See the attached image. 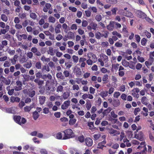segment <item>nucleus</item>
Returning a JSON list of instances; mask_svg holds the SVG:
<instances>
[{"instance_id":"39","label":"nucleus","mask_w":154,"mask_h":154,"mask_svg":"<svg viewBox=\"0 0 154 154\" xmlns=\"http://www.w3.org/2000/svg\"><path fill=\"white\" fill-rule=\"evenodd\" d=\"M76 120L75 119H70L69 122V124L70 125H74L76 123Z\"/></svg>"},{"instance_id":"12","label":"nucleus","mask_w":154,"mask_h":154,"mask_svg":"<svg viewBox=\"0 0 154 154\" xmlns=\"http://www.w3.org/2000/svg\"><path fill=\"white\" fill-rule=\"evenodd\" d=\"M32 53L35 54V55L38 56H40L41 55V52L38 51L37 48L35 47H33L31 50Z\"/></svg>"},{"instance_id":"28","label":"nucleus","mask_w":154,"mask_h":154,"mask_svg":"<svg viewBox=\"0 0 154 154\" xmlns=\"http://www.w3.org/2000/svg\"><path fill=\"white\" fill-rule=\"evenodd\" d=\"M61 27V25L58 24L56 26L55 29V32L56 33H58L60 32V29Z\"/></svg>"},{"instance_id":"5","label":"nucleus","mask_w":154,"mask_h":154,"mask_svg":"<svg viewBox=\"0 0 154 154\" xmlns=\"http://www.w3.org/2000/svg\"><path fill=\"white\" fill-rule=\"evenodd\" d=\"M106 136L105 135H103L101 137V138H103V140L102 142L98 143L97 145V148L102 149L104 146V145L106 143Z\"/></svg>"},{"instance_id":"53","label":"nucleus","mask_w":154,"mask_h":154,"mask_svg":"<svg viewBox=\"0 0 154 154\" xmlns=\"http://www.w3.org/2000/svg\"><path fill=\"white\" fill-rule=\"evenodd\" d=\"M73 60L75 63H77L79 60V57L78 56L75 55H73L72 57Z\"/></svg>"},{"instance_id":"54","label":"nucleus","mask_w":154,"mask_h":154,"mask_svg":"<svg viewBox=\"0 0 154 154\" xmlns=\"http://www.w3.org/2000/svg\"><path fill=\"white\" fill-rule=\"evenodd\" d=\"M147 40L146 38H143L141 40V43L142 45L145 46L146 45V43L147 42Z\"/></svg>"},{"instance_id":"23","label":"nucleus","mask_w":154,"mask_h":154,"mask_svg":"<svg viewBox=\"0 0 154 154\" xmlns=\"http://www.w3.org/2000/svg\"><path fill=\"white\" fill-rule=\"evenodd\" d=\"M67 37L69 39H73L74 37V33L70 31L67 34Z\"/></svg>"},{"instance_id":"37","label":"nucleus","mask_w":154,"mask_h":154,"mask_svg":"<svg viewBox=\"0 0 154 154\" xmlns=\"http://www.w3.org/2000/svg\"><path fill=\"white\" fill-rule=\"evenodd\" d=\"M32 66V64L31 62H26L25 63L24 65V66L28 69L30 68Z\"/></svg>"},{"instance_id":"55","label":"nucleus","mask_w":154,"mask_h":154,"mask_svg":"<svg viewBox=\"0 0 154 154\" xmlns=\"http://www.w3.org/2000/svg\"><path fill=\"white\" fill-rule=\"evenodd\" d=\"M63 90V87L61 85H60L58 86L57 89V91L59 92H62Z\"/></svg>"},{"instance_id":"42","label":"nucleus","mask_w":154,"mask_h":154,"mask_svg":"<svg viewBox=\"0 0 154 154\" xmlns=\"http://www.w3.org/2000/svg\"><path fill=\"white\" fill-rule=\"evenodd\" d=\"M108 79V75L107 74L104 75L103 78H102V81L103 82H104L103 83L105 84L106 82H107Z\"/></svg>"},{"instance_id":"45","label":"nucleus","mask_w":154,"mask_h":154,"mask_svg":"<svg viewBox=\"0 0 154 154\" xmlns=\"http://www.w3.org/2000/svg\"><path fill=\"white\" fill-rule=\"evenodd\" d=\"M106 1L107 3L113 4H115L117 2V0H106Z\"/></svg>"},{"instance_id":"27","label":"nucleus","mask_w":154,"mask_h":154,"mask_svg":"<svg viewBox=\"0 0 154 154\" xmlns=\"http://www.w3.org/2000/svg\"><path fill=\"white\" fill-rule=\"evenodd\" d=\"M18 57V56L17 54H15L14 56L13 59H11V63L13 64H16Z\"/></svg>"},{"instance_id":"51","label":"nucleus","mask_w":154,"mask_h":154,"mask_svg":"<svg viewBox=\"0 0 154 154\" xmlns=\"http://www.w3.org/2000/svg\"><path fill=\"white\" fill-rule=\"evenodd\" d=\"M6 110L9 113L13 114L14 113V111L13 107L8 108Z\"/></svg>"},{"instance_id":"30","label":"nucleus","mask_w":154,"mask_h":154,"mask_svg":"<svg viewBox=\"0 0 154 154\" xmlns=\"http://www.w3.org/2000/svg\"><path fill=\"white\" fill-rule=\"evenodd\" d=\"M56 77L58 79H64L65 78L63 76L61 72H58L56 74Z\"/></svg>"},{"instance_id":"62","label":"nucleus","mask_w":154,"mask_h":154,"mask_svg":"<svg viewBox=\"0 0 154 154\" xmlns=\"http://www.w3.org/2000/svg\"><path fill=\"white\" fill-rule=\"evenodd\" d=\"M30 17L32 19L35 20L37 17V16L36 14L34 13H32L30 14Z\"/></svg>"},{"instance_id":"56","label":"nucleus","mask_w":154,"mask_h":154,"mask_svg":"<svg viewBox=\"0 0 154 154\" xmlns=\"http://www.w3.org/2000/svg\"><path fill=\"white\" fill-rule=\"evenodd\" d=\"M136 40L137 43L140 42V36L136 34L135 35Z\"/></svg>"},{"instance_id":"22","label":"nucleus","mask_w":154,"mask_h":154,"mask_svg":"<svg viewBox=\"0 0 154 154\" xmlns=\"http://www.w3.org/2000/svg\"><path fill=\"white\" fill-rule=\"evenodd\" d=\"M45 97L44 96H40L39 98V103L41 105L44 104L45 101Z\"/></svg>"},{"instance_id":"31","label":"nucleus","mask_w":154,"mask_h":154,"mask_svg":"<svg viewBox=\"0 0 154 154\" xmlns=\"http://www.w3.org/2000/svg\"><path fill=\"white\" fill-rule=\"evenodd\" d=\"M108 93V91H103L100 93V95L102 98H104L107 96Z\"/></svg>"},{"instance_id":"33","label":"nucleus","mask_w":154,"mask_h":154,"mask_svg":"<svg viewBox=\"0 0 154 154\" xmlns=\"http://www.w3.org/2000/svg\"><path fill=\"white\" fill-rule=\"evenodd\" d=\"M75 72L76 76L78 77H79L82 75V72L81 71V69L79 68H77L75 70Z\"/></svg>"},{"instance_id":"21","label":"nucleus","mask_w":154,"mask_h":154,"mask_svg":"<svg viewBox=\"0 0 154 154\" xmlns=\"http://www.w3.org/2000/svg\"><path fill=\"white\" fill-rule=\"evenodd\" d=\"M14 5L15 6L17 7V8L16 10H20L22 9L21 7L20 6V3L18 0H15L14 2Z\"/></svg>"},{"instance_id":"41","label":"nucleus","mask_w":154,"mask_h":154,"mask_svg":"<svg viewBox=\"0 0 154 154\" xmlns=\"http://www.w3.org/2000/svg\"><path fill=\"white\" fill-rule=\"evenodd\" d=\"M35 75L36 76V78L40 79L42 78V75L41 72H38L37 71L35 73Z\"/></svg>"},{"instance_id":"1","label":"nucleus","mask_w":154,"mask_h":154,"mask_svg":"<svg viewBox=\"0 0 154 154\" xmlns=\"http://www.w3.org/2000/svg\"><path fill=\"white\" fill-rule=\"evenodd\" d=\"M64 133V136L63 137V140H66L73 138L75 135L72 130L70 128L67 129L62 131Z\"/></svg>"},{"instance_id":"18","label":"nucleus","mask_w":154,"mask_h":154,"mask_svg":"<svg viewBox=\"0 0 154 154\" xmlns=\"http://www.w3.org/2000/svg\"><path fill=\"white\" fill-rule=\"evenodd\" d=\"M109 133L110 134H114V135H116L120 134V132L119 131L113 129H111L109 130Z\"/></svg>"},{"instance_id":"60","label":"nucleus","mask_w":154,"mask_h":154,"mask_svg":"<svg viewBox=\"0 0 154 154\" xmlns=\"http://www.w3.org/2000/svg\"><path fill=\"white\" fill-rule=\"evenodd\" d=\"M72 89L73 90L78 91L79 90V88L78 85L75 84L72 86Z\"/></svg>"},{"instance_id":"16","label":"nucleus","mask_w":154,"mask_h":154,"mask_svg":"<svg viewBox=\"0 0 154 154\" xmlns=\"http://www.w3.org/2000/svg\"><path fill=\"white\" fill-rule=\"evenodd\" d=\"M112 110V108L110 107H109L106 109H105L102 112L103 117H104V116L107 115Z\"/></svg>"},{"instance_id":"17","label":"nucleus","mask_w":154,"mask_h":154,"mask_svg":"<svg viewBox=\"0 0 154 154\" xmlns=\"http://www.w3.org/2000/svg\"><path fill=\"white\" fill-rule=\"evenodd\" d=\"M40 79L36 78L34 80L35 82L37 84V85L41 86L44 84V81L40 80Z\"/></svg>"},{"instance_id":"19","label":"nucleus","mask_w":154,"mask_h":154,"mask_svg":"<svg viewBox=\"0 0 154 154\" xmlns=\"http://www.w3.org/2000/svg\"><path fill=\"white\" fill-rule=\"evenodd\" d=\"M93 137L94 138V139L95 140H98L100 139V140H103V138H101V134H94Z\"/></svg>"},{"instance_id":"50","label":"nucleus","mask_w":154,"mask_h":154,"mask_svg":"<svg viewBox=\"0 0 154 154\" xmlns=\"http://www.w3.org/2000/svg\"><path fill=\"white\" fill-rule=\"evenodd\" d=\"M112 34L113 35H116L119 38L121 37V35L119 33H118L116 31H114L112 32Z\"/></svg>"},{"instance_id":"40","label":"nucleus","mask_w":154,"mask_h":154,"mask_svg":"<svg viewBox=\"0 0 154 154\" xmlns=\"http://www.w3.org/2000/svg\"><path fill=\"white\" fill-rule=\"evenodd\" d=\"M41 60L42 61L47 62H49L50 60L49 58H46L44 55H43L42 57Z\"/></svg>"},{"instance_id":"7","label":"nucleus","mask_w":154,"mask_h":154,"mask_svg":"<svg viewBox=\"0 0 154 154\" xmlns=\"http://www.w3.org/2000/svg\"><path fill=\"white\" fill-rule=\"evenodd\" d=\"M17 86L14 87V89L16 91H19L22 89V82L19 80L16 82Z\"/></svg>"},{"instance_id":"2","label":"nucleus","mask_w":154,"mask_h":154,"mask_svg":"<svg viewBox=\"0 0 154 154\" xmlns=\"http://www.w3.org/2000/svg\"><path fill=\"white\" fill-rule=\"evenodd\" d=\"M15 121L20 125L24 124L26 122V120L25 118L23 117L21 118L20 116H15L14 117Z\"/></svg>"},{"instance_id":"9","label":"nucleus","mask_w":154,"mask_h":154,"mask_svg":"<svg viewBox=\"0 0 154 154\" xmlns=\"http://www.w3.org/2000/svg\"><path fill=\"white\" fill-rule=\"evenodd\" d=\"M136 14L137 16L140 18L144 19L146 17V15L141 10H137Z\"/></svg>"},{"instance_id":"8","label":"nucleus","mask_w":154,"mask_h":154,"mask_svg":"<svg viewBox=\"0 0 154 154\" xmlns=\"http://www.w3.org/2000/svg\"><path fill=\"white\" fill-rule=\"evenodd\" d=\"M132 93V95L134 97L138 98L139 97V95L138 93L139 92L140 90L138 88H135L133 89L131 91Z\"/></svg>"},{"instance_id":"4","label":"nucleus","mask_w":154,"mask_h":154,"mask_svg":"<svg viewBox=\"0 0 154 154\" xmlns=\"http://www.w3.org/2000/svg\"><path fill=\"white\" fill-rule=\"evenodd\" d=\"M118 14L121 15L129 17H131L133 16L132 13L127 10H119Z\"/></svg>"},{"instance_id":"20","label":"nucleus","mask_w":154,"mask_h":154,"mask_svg":"<svg viewBox=\"0 0 154 154\" xmlns=\"http://www.w3.org/2000/svg\"><path fill=\"white\" fill-rule=\"evenodd\" d=\"M120 104V101L118 100H114L112 104L115 107H117L119 106Z\"/></svg>"},{"instance_id":"49","label":"nucleus","mask_w":154,"mask_h":154,"mask_svg":"<svg viewBox=\"0 0 154 154\" xmlns=\"http://www.w3.org/2000/svg\"><path fill=\"white\" fill-rule=\"evenodd\" d=\"M78 140L81 143L83 142L85 140L84 137L83 135H81L78 137Z\"/></svg>"},{"instance_id":"35","label":"nucleus","mask_w":154,"mask_h":154,"mask_svg":"<svg viewBox=\"0 0 154 154\" xmlns=\"http://www.w3.org/2000/svg\"><path fill=\"white\" fill-rule=\"evenodd\" d=\"M90 25H91L92 29L94 30H96L97 28V25L94 22H91L90 23Z\"/></svg>"},{"instance_id":"14","label":"nucleus","mask_w":154,"mask_h":154,"mask_svg":"<svg viewBox=\"0 0 154 154\" xmlns=\"http://www.w3.org/2000/svg\"><path fill=\"white\" fill-rule=\"evenodd\" d=\"M20 99L18 97L12 96L11 97L10 101L12 103L14 102H19L20 101Z\"/></svg>"},{"instance_id":"48","label":"nucleus","mask_w":154,"mask_h":154,"mask_svg":"<svg viewBox=\"0 0 154 154\" xmlns=\"http://www.w3.org/2000/svg\"><path fill=\"white\" fill-rule=\"evenodd\" d=\"M23 77L26 81H28L29 80L30 76L28 75H24Z\"/></svg>"},{"instance_id":"34","label":"nucleus","mask_w":154,"mask_h":154,"mask_svg":"<svg viewBox=\"0 0 154 154\" xmlns=\"http://www.w3.org/2000/svg\"><path fill=\"white\" fill-rule=\"evenodd\" d=\"M32 116L33 119L35 120H36L38 118L39 115L37 111H35L32 113Z\"/></svg>"},{"instance_id":"64","label":"nucleus","mask_w":154,"mask_h":154,"mask_svg":"<svg viewBox=\"0 0 154 154\" xmlns=\"http://www.w3.org/2000/svg\"><path fill=\"white\" fill-rule=\"evenodd\" d=\"M35 91L34 90H33L29 92V96L31 97H32L35 94Z\"/></svg>"},{"instance_id":"43","label":"nucleus","mask_w":154,"mask_h":154,"mask_svg":"<svg viewBox=\"0 0 154 154\" xmlns=\"http://www.w3.org/2000/svg\"><path fill=\"white\" fill-rule=\"evenodd\" d=\"M17 37L19 39V38H23V39H26L27 38V35L25 34H23L22 35H18Z\"/></svg>"},{"instance_id":"10","label":"nucleus","mask_w":154,"mask_h":154,"mask_svg":"<svg viewBox=\"0 0 154 154\" xmlns=\"http://www.w3.org/2000/svg\"><path fill=\"white\" fill-rule=\"evenodd\" d=\"M70 101L69 100L64 101L61 105V109H65L68 108L70 105Z\"/></svg>"},{"instance_id":"59","label":"nucleus","mask_w":154,"mask_h":154,"mask_svg":"<svg viewBox=\"0 0 154 154\" xmlns=\"http://www.w3.org/2000/svg\"><path fill=\"white\" fill-rule=\"evenodd\" d=\"M56 137L58 139H62V133L61 132H59L56 134Z\"/></svg>"},{"instance_id":"32","label":"nucleus","mask_w":154,"mask_h":154,"mask_svg":"<svg viewBox=\"0 0 154 154\" xmlns=\"http://www.w3.org/2000/svg\"><path fill=\"white\" fill-rule=\"evenodd\" d=\"M42 64L41 62L38 61L36 62L35 64V67L37 69H42Z\"/></svg>"},{"instance_id":"38","label":"nucleus","mask_w":154,"mask_h":154,"mask_svg":"<svg viewBox=\"0 0 154 154\" xmlns=\"http://www.w3.org/2000/svg\"><path fill=\"white\" fill-rule=\"evenodd\" d=\"M114 27V24L111 23H110L107 26V28L109 30H112L113 29Z\"/></svg>"},{"instance_id":"29","label":"nucleus","mask_w":154,"mask_h":154,"mask_svg":"<svg viewBox=\"0 0 154 154\" xmlns=\"http://www.w3.org/2000/svg\"><path fill=\"white\" fill-rule=\"evenodd\" d=\"M52 76L50 74H48L47 75H42L41 78L43 79H52Z\"/></svg>"},{"instance_id":"11","label":"nucleus","mask_w":154,"mask_h":154,"mask_svg":"<svg viewBox=\"0 0 154 154\" xmlns=\"http://www.w3.org/2000/svg\"><path fill=\"white\" fill-rule=\"evenodd\" d=\"M85 144L88 146H91L93 144V140L89 137L86 138L85 139Z\"/></svg>"},{"instance_id":"6","label":"nucleus","mask_w":154,"mask_h":154,"mask_svg":"<svg viewBox=\"0 0 154 154\" xmlns=\"http://www.w3.org/2000/svg\"><path fill=\"white\" fill-rule=\"evenodd\" d=\"M87 56L88 58L93 60L94 61V63H95L97 60L96 55L92 53H88L87 54Z\"/></svg>"},{"instance_id":"36","label":"nucleus","mask_w":154,"mask_h":154,"mask_svg":"<svg viewBox=\"0 0 154 154\" xmlns=\"http://www.w3.org/2000/svg\"><path fill=\"white\" fill-rule=\"evenodd\" d=\"M147 102V101L146 97L144 96L142 98L141 102L143 104L147 105L148 104Z\"/></svg>"},{"instance_id":"46","label":"nucleus","mask_w":154,"mask_h":154,"mask_svg":"<svg viewBox=\"0 0 154 154\" xmlns=\"http://www.w3.org/2000/svg\"><path fill=\"white\" fill-rule=\"evenodd\" d=\"M19 17L21 19H24L26 18V14L25 13H20L19 14Z\"/></svg>"},{"instance_id":"26","label":"nucleus","mask_w":154,"mask_h":154,"mask_svg":"<svg viewBox=\"0 0 154 154\" xmlns=\"http://www.w3.org/2000/svg\"><path fill=\"white\" fill-rule=\"evenodd\" d=\"M70 96V93L68 92H64L63 95L62 97L63 98L66 100Z\"/></svg>"},{"instance_id":"47","label":"nucleus","mask_w":154,"mask_h":154,"mask_svg":"<svg viewBox=\"0 0 154 154\" xmlns=\"http://www.w3.org/2000/svg\"><path fill=\"white\" fill-rule=\"evenodd\" d=\"M49 22L52 23H54L55 22L56 20L53 17L50 16L49 18Z\"/></svg>"},{"instance_id":"44","label":"nucleus","mask_w":154,"mask_h":154,"mask_svg":"<svg viewBox=\"0 0 154 154\" xmlns=\"http://www.w3.org/2000/svg\"><path fill=\"white\" fill-rule=\"evenodd\" d=\"M27 60L26 57L24 56H23L21 57H20V62L21 63L26 62Z\"/></svg>"},{"instance_id":"25","label":"nucleus","mask_w":154,"mask_h":154,"mask_svg":"<svg viewBox=\"0 0 154 154\" xmlns=\"http://www.w3.org/2000/svg\"><path fill=\"white\" fill-rule=\"evenodd\" d=\"M47 52L48 54H49L51 56H54L55 53V52L54 51L53 48L51 47L49 48V50Z\"/></svg>"},{"instance_id":"58","label":"nucleus","mask_w":154,"mask_h":154,"mask_svg":"<svg viewBox=\"0 0 154 154\" xmlns=\"http://www.w3.org/2000/svg\"><path fill=\"white\" fill-rule=\"evenodd\" d=\"M1 18L2 20L5 22H6L8 20V18L5 14H3L2 15Z\"/></svg>"},{"instance_id":"3","label":"nucleus","mask_w":154,"mask_h":154,"mask_svg":"<svg viewBox=\"0 0 154 154\" xmlns=\"http://www.w3.org/2000/svg\"><path fill=\"white\" fill-rule=\"evenodd\" d=\"M108 34L109 32L107 31H104V33L103 34L98 31L95 33V38L98 40L100 39L103 37L106 38L108 37Z\"/></svg>"},{"instance_id":"24","label":"nucleus","mask_w":154,"mask_h":154,"mask_svg":"<svg viewBox=\"0 0 154 154\" xmlns=\"http://www.w3.org/2000/svg\"><path fill=\"white\" fill-rule=\"evenodd\" d=\"M5 29H1V34H5L8 32L10 29V26L8 25H6L5 27Z\"/></svg>"},{"instance_id":"52","label":"nucleus","mask_w":154,"mask_h":154,"mask_svg":"<svg viewBox=\"0 0 154 154\" xmlns=\"http://www.w3.org/2000/svg\"><path fill=\"white\" fill-rule=\"evenodd\" d=\"M146 146L145 142H141L140 143V145H139L137 148L138 149H141L142 147Z\"/></svg>"},{"instance_id":"63","label":"nucleus","mask_w":154,"mask_h":154,"mask_svg":"<svg viewBox=\"0 0 154 154\" xmlns=\"http://www.w3.org/2000/svg\"><path fill=\"white\" fill-rule=\"evenodd\" d=\"M32 108L30 106H26L24 108V111L26 112H29L31 109Z\"/></svg>"},{"instance_id":"57","label":"nucleus","mask_w":154,"mask_h":154,"mask_svg":"<svg viewBox=\"0 0 154 154\" xmlns=\"http://www.w3.org/2000/svg\"><path fill=\"white\" fill-rule=\"evenodd\" d=\"M63 74L64 75V77H68L70 75V73L69 71L65 70L63 72Z\"/></svg>"},{"instance_id":"13","label":"nucleus","mask_w":154,"mask_h":154,"mask_svg":"<svg viewBox=\"0 0 154 154\" xmlns=\"http://www.w3.org/2000/svg\"><path fill=\"white\" fill-rule=\"evenodd\" d=\"M0 80L3 82V83L6 85H8L10 84L11 82V81L10 80H7L4 76L2 77V78H0Z\"/></svg>"},{"instance_id":"15","label":"nucleus","mask_w":154,"mask_h":154,"mask_svg":"<svg viewBox=\"0 0 154 154\" xmlns=\"http://www.w3.org/2000/svg\"><path fill=\"white\" fill-rule=\"evenodd\" d=\"M143 134L142 132H139L138 134H135V137L136 138L141 140L143 137Z\"/></svg>"},{"instance_id":"61","label":"nucleus","mask_w":154,"mask_h":154,"mask_svg":"<svg viewBox=\"0 0 154 154\" xmlns=\"http://www.w3.org/2000/svg\"><path fill=\"white\" fill-rule=\"evenodd\" d=\"M123 44L122 43L119 42H117L115 44V46L118 48H120L122 47Z\"/></svg>"}]
</instances>
